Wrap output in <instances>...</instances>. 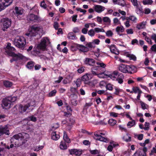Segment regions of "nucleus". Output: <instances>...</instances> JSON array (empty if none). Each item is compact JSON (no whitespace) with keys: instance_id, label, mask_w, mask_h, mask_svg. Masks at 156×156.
I'll return each mask as SVG.
<instances>
[{"instance_id":"56","label":"nucleus","mask_w":156,"mask_h":156,"mask_svg":"<svg viewBox=\"0 0 156 156\" xmlns=\"http://www.w3.org/2000/svg\"><path fill=\"white\" fill-rule=\"evenodd\" d=\"M76 10L77 11H79L80 12H83V14H85V13L87 11L84 9H82L80 8H76Z\"/></svg>"},{"instance_id":"47","label":"nucleus","mask_w":156,"mask_h":156,"mask_svg":"<svg viewBox=\"0 0 156 156\" xmlns=\"http://www.w3.org/2000/svg\"><path fill=\"white\" fill-rule=\"evenodd\" d=\"M130 1L134 6L136 7L138 5L137 0H130Z\"/></svg>"},{"instance_id":"49","label":"nucleus","mask_w":156,"mask_h":156,"mask_svg":"<svg viewBox=\"0 0 156 156\" xmlns=\"http://www.w3.org/2000/svg\"><path fill=\"white\" fill-rule=\"evenodd\" d=\"M75 83H76L77 87H80L81 84V79H78L75 82Z\"/></svg>"},{"instance_id":"62","label":"nucleus","mask_w":156,"mask_h":156,"mask_svg":"<svg viewBox=\"0 0 156 156\" xmlns=\"http://www.w3.org/2000/svg\"><path fill=\"white\" fill-rule=\"evenodd\" d=\"M84 71V69L83 67H82L79 68L77 70V71L78 73H81L83 72Z\"/></svg>"},{"instance_id":"10","label":"nucleus","mask_w":156,"mask_h":156,"mask_svg":"<svg viewBox=\"0 0 156 156\" xmlns=\"http://www.w3.org/2000/svg\"><path fill=\"white\" fill-rule=\"evenodd\" d=\"M3 27L2 29V30L5 31L10 26L11 21L10 19L8 18H5L3 20Z\"/></svg>"},{"instance_id":"64","label":"nucleus","mask_w":156,"mask_h":156,"mask_svg":"<svg viewBox=\"0 0 156 156\" xmlns=\"http://www.w3.org/2000/svg\"><path fill=\"white\" fill-rule=\"evenodd\" d=\"M152 51L156 52V44H154L152 45L151 48Z\"/></svg>"},{"instance_id":"5","label":"nucleus","mask_w":156,"mask_h":156,"mask_svg":"<svg viewBox=\"0 0 156 156\" xmlns=\"http://www.w3.org/2000/svg\"><path fill=\"white\" fill-rule=\"evenodd\" d=\"M41 28L39 26L36 25H33L31 27V31L29 33L26 34L27 36H30L31 37L35 36L38 33L39 31L41 30Z\"/></svg>"},{"instance_id":"3","label":"nucleus","mask_w":156,"mask_h":156,"mask_svg":"<svg viewBox=\"0 0 156 156\" xmlns=\"http://www.w3.org/2000/svg\"><path fill=\"white\" fill-rule=\"evenodd\" d=\"M13 43L16 47L23 50L26 43V40L23 37L18 36L14 39Z\"/></svg>"},{"instance_id":"9","label":"nucleus","mask_w":156,"mask_h":156,"mask_svg":"<svg viewBox=\"0 0 156 156\" xmlns=\"http://www.w3.org/2000/svg\"><path fill=\"white\" fill-rule=\"evenodd\" d=\"M23 9L20 8H19L16 7L15 9V15L17 17L19 20L21 19V16L23 12Z\"/></svg>"},{"instance_id":"33","label":"nucleus","mask_w":156,"mask_h":156,"mask_svg":"<svg viewBox=\"0 0 156 156\" xmlns=\"http://www.w3.org/2000/svg\"><path fill=\"white\" fill-rule=\"evenodd\" d=\"M108 124L111 126H114L116 124V121L115 119H111L108 121Z\"/></svg>"},{"instance_id":"45","label":"nucleus","mask_w":156,"mask_h":156,"mask_svg":"<svg viewBox=\"0 0 156 156\" xmlns=\"http://www.w3.org/2000/svg\"><path fill=\"white\" fill-rule=\"evenodd\" d=\"M56 90H55L51 91L49 94V96L50 97H52L55 96L56 93Z\"/></svg>"},{"instance_id":"1","label":"nucleus","mask_w":156,"mask_h":156,"mask_svg":"<svg viewBox=\"0 0 156 156\" xmlns=\"http://www.w3.org/2000/svg\"><path fill=\"white\" fill-rule=\"evenodd\" d=\"M29 137L28 134L23 132L14 135L11 140V143H14L18 146L23 145L27 141Z\"/></svg>"},{"instance_id":"25","label":"nucleus","mask_w":156,"mask_h":156,"mask_svg":"<svg viewBox=\"0 0 156 156\" xmlns=\"http://www.w3.org/2000/svg\"><path fill=\"white\" fill-rule=\"evenodd\" d=\"M146 25V22H143L139 24H137L136 26V28L138 30H140L143 29L144 28L145 25Z\"/></svg>"},{"instance_id":"12","label":"nucleus","mask_w":156,"mask_h":156,"mask_svg":"<svg viewBox=\"0 0 156 156\" xmlns=\"http://www.w3.org/2000/svg\"><path fill=\"white\" fill-rule=\"evenodd\" d=\"M69 151L70 154L80 156L82 154V151L80 149H72L69 150Z\"/></svg>"},{"instance_id":"8","label":"nucleus","mask_w":156,"mask_h":156,"mask_svg":"<svg viewBox=\"0 0 156 156\" xmlns=\"http://www.w3.org/2000/svg\"><path fill=\"white\" fill-rule=\"evenodd\" d=\"M94 135V138L97 140H99L100 141L106 143H108L109 142V140L108 139L103 137L101 135L98 134L97 132H95Z\"/></svg>"},{"instance_id":"35","label":"nucleus","mask_w":156,"mask_h":156,"mask_svg":"<svg viewBox=\"0 0 156 156\" xmlns=\"http://www.w3.org/2000/svg\"><path fill=\"white\" fill-rule=\"evenodd\" d=\"M140 102L141 105V108L145 110V109H147L148 106L147 104L145 103L142 101H140Z\"/></svg>"},{"instance_id":"57","label":"nucleus","mask_w":156,"mask_h":156,"mask_svg":"<svg viewBox=\"0 0 156 156\" xmlns=\"http://www.w3.org/2000/svg\"><path fill=\"white\" fill-rule=\"evenodd\" d=\"M43 147H36V148H35V147H34L32 148V149L34 151H37L39 150L42 149Z\"/></svg>"},{"instance_id":"53","label":"nucleus","mask_w":156,"mask_h":156,"mask_svg":"<svg viewBox=\"0 0 156 156\" xmlns=\"http://www.w3.org/2000/svg\"><path fill=\"white\" fill-rule=\"evenodd\" d=\"M145 40L149 44H152V41L149 37L147 36H146L145 38Z\"/></svg>"},{"instance_id":"58","label":"nucleus","mask_w":156,"mask_h":156,"mask_svg":"<svg viewBox=\"0 0 156 156\" xmlns=\"http://www.w3.org/2000/svg\"><path fill=\"white\" fill-rule=\"evenodd\" d=\"M129 19L133 21H135L137 20L136 18L133 16H130Z\"/></svg>"},{"instance_id":"43","label":"nucleus","mask_w":156,"mask_h":156,"mask_svg":"<svg viewBox=\"0 0 156 156\" xmlns=\"http://www.w3.org/2000/svg\"><path fill=\"white\" fill-rule=\"evenodd\" d=\"M116 31L118 33L122 32L123 31V27H118L116 29Z\"/></svg>"},{"instance_id":"39","label":"nucleus","mask_w":156,"mask_h":156,"mask_svg":"<svg viewBox=\"0 0 156 156\" xmlns=\"http://www.w3.org/2000/svg\"><path fill=\"white\" fill-rule=\"evenodd\" d=\"M127 56L129 58L130 60H133V61L136 60V57L133 54H128L127 55Z\"/></svg>"},{"instance_id":"32","label":"nucleus","mask_w":156,"mask_h":156,"mask_svg":"<svg viewBox=\"0 0 156 156\" xmlns=\"http://www.w3.org/2000/svg\"><path fill=\"white\" fill-rule=\"evenodd\" d=\"M131 121L127 123V126L129 128H130L135 125L136 124L135 121L134 120H132Z\"/></svg>"},{"instance_id":"48","label":"nucleus","mask_w":156,"mask_h":156,"mask_svg":"<svg viewBox=\"0 0 156 156\" xmlns=\"http://www.w3.org/2000/svg\"><path fill=\"white\" fill-rule=\"evenodd\" d=\"M119 145L118 143L112 141L110 142V144L108 146H116Z\"/></svg>"},{"instance_id":"44","label":"nucleus","mask_w":156,"mask_h":156,"mask_svg":"<svg viewBox=\"0 0 156 156\" xmlns=\"http://www.w3.org/2000/svg\"><path fill=\"white\" fill-rule=\"evenodd\" d=\"M96 64L98 66L100 67H102V68H105L106 67V65L104 63L101 62H97Z\"/></svg>"},{"instance_id":"63","label":"nucleus","mask_w":156,"mask_h":156,"mask_svg":"<svg viewBox=\"0 0 156 156\" xmlns=\"http://www.w3.org/2000/svg\"><path fill=\"white\" fill-rule=\"evenodd\" d=\"M151 38L156 43V34H153L151 36Z\"/></svg>"},{"instance_id":"11","label":"nucleus","mask_w":156,"mask_h":156,"mask_svg":"<svg viewBox=\"0 0 156 156\" xmlns=\"http://www.w3.org/2000/svg\"><path fill=\"white\" fill-rule=\"evenodd\" d=\"M11 104L7 98L3 99L2 100V105L3 108H4L5 107H7V108L9 109L11 107Z\"/></svg>"},{"instance_id":"2","label":"nucleus","mask_w":156,"mask_h":156,"mask_svg":"<svg viewBox=\"0 0 156 156\" xmlns=\"http://www.w3.org/2000/svg\"><path fill=\"white\" fill-rule=\"evenodd\" d=\"M11 44L10 43H8L5 48V51L7 54L9 56L13 57H19L20 58H23V56L22 54L20 53L16 54L13 52L15 50V49L13 47H11Z\"/></svg>"},{"instance_id":"6","label":"nucleus","mask_w":156,"mask_h":156,"mask_svg":"<svg viewBox=\"0 0 156 156\" xmlns=\"http://www.w3.org/2000/svg\"><path fill=\"white\" fill-rule=\"evenodd\" d=\"M48 43H50L48 38L45 37H44L41 39L40 44L37 45V49L38 50L44 51L46 49V44Z\"/></svg>"},{"instance_id":"55","label":"nucleus","mask_w":156,"mask_h":156,"mask_svg":"<svg viewBox=\"0 0 156 156\" xmlns=\"http://www.w3.org/2000/svg\"><path fill=\"white\" fill-rule=\"evenodd\" d=\"M106 89L109 90H112L113 89L112 85L110 83L107 84L106 85Z\"/></svg>"},{"instance_id":"37","label":"nucleus","mask_w":156,"mask_h":156,"mask_svg":"<svg viewBox=\"0 0 156 156\" xmlns=\"http://www.w3.org/2000/svg\"><path fill=\"white\" fill-rule=\"evenodd\" d=\"M88 34L89 36L91 37L94 36L95 34V32L94 29V30L93 29H91L88 32Z\"/></svg>"},{"instance_id":"60","label":"nucleus","mask_w":156,"mask_h":156,"mask_svg":"<svg viewBox=\"0 0 156 156\" xmlns=\"http://www.w3.org/2000/svg\"><path fill=\"white\" fill-rule=\"evenodd\" d=\"M144 13L146 14H148L151 12V10L149 8H146L144 10Z\"/></svg>"},{"instance_id":"30","label":"nucleus","mask_w":156,"mask_h":156,"mask_svg":"<svg viewBox=\"0 0 156 156\" xmlns=\"http://www.w3.org/2000/svg\"><path fill=\"white\" fill-rule=\"evenodd\" d=\"M3 84L4 85L7 87H10L12 85V82L7 80L4 81Z\"/></svg>"},{"instance_id":"31","label":"nucleus","mask_w":156,"mask_h":156,"mask_svg":"<svg viewBox=\"0 0 156 156\" xmlns=\"http://www.w3.org/2000/svg\"><path fill=\"white\" fill-rule=\"evenodd\" d=\"M34 63V62L30 61L28 62L27 65V67L29 69H31L33 68Z\"/></svg>"},{"instance_id":"50","label":"nucleus","mask_w":156,"mask_h":156,"mask_svg":"<svg viewBox=\"0 0 156 156\" xmlns=\"http://www.w3.org/2000/svg\"><path fill=\"white\" fill-rule=\"evenodd\" d=\"M132 90H133L134 92L135 93H138V92H139V91H141L139 89L138 87H133V88Z\"/></svg>"},{"instance_id":"38","label":"nucleus","mask_w":156,"mask_h":156,"mask_svg":"<svg viewBox=\"0 0 156 156\" xmlns=\"http://www.w3.org/2000/svg\"><path fill=\"white\" fill-rule=\"evenodd\" d=\"M116 4L122 6H124L126 5V4L123 0H118V2Z\"/></svg>"},{"instance_id":"24","label":"nucleus","mask_w":156,"mask_h":156,"mask_svg":"<svg viewBox=\"0 0 156 156\" xmlns=\"http://www.w3.org/2000/svg\"><path fill=\"white\" fill-rule=\"evenodd\" d=\"M67 37L68 38L72 40H76L77 39L76 34L72 32L69 33Z\"/></svg>"},{"instance_id":"41","label":"nucleus","mask_w":156,"mask_h":156,"mask_svg":"<svg viewBox=\"0 0 156 156\" xmlns=\"http://www.w3.org/2000/svg\"><path fill=\"white\" fill-rule=\"evenodd\" d=\"M90 153L92 154H96L99 153V151L95 149L94 150H89Z\"/></svg>"},{"instance_id":"42","label":"nucleus","mask_w":156,"mask_h":156,"mask_svg":"<svg viewBox=\"0 0 156 156\" xmlns=\"http://www.w3.org/2000/svg\"><path fill=\"white\" fill-rule=\"evenodd\" d=\"M123 139L126 142L130 141L131 140V137L129 136L128 134H126L123 137Z\"/></svg>"},{"instance_id":"7","label":"nucleus","mask_w":156,"mask_h":156,"mask_svg":"<svg viewBox=\"0 0 156 156\" xmlns=\"http://www.w3.org/2000/svg\"><path fill=\"white\" fill-rule=\"evenodd\" d=\"M132 66H127L123 64H121L118 67L119 70L121 72L124 73H132L133 70Z\"/></svg>"},{"instance_id":"46","label":"nucleus","mask_w":156,"mask_h":156,"mask_svg":"<svg viewBox=\"0 0 156 156\" xmlns=\"http://www.w3.org/2000/svg\"><path fill=\"white\" fill-rule=\"evenodd\" d=\"M106 34L108 37H112L113 35V33L111 30H109L106 32Z\"/></svg>"},{"instance_id":"23","label":"nucleus","mask_w":156,"mask_h":156,"mask_svg":"<svg viewBox=\"0 0 156 156\" xmlns=\"http://www.w3.org/2000/svg\"><path fill=\"white\" fill-rule=\"evenodd\" d=\"M60 137V136L58 134H56V132H53L51 133V139L53 140H56Z\"/></svg>"},{"instance_id":"18","label":"nucleus","mask_w":156,"mask_h":156,"mask_svg":"<svg viewBox=\"0 0 156 156\" xmlns=\"http://www.w3.org/2000/svg\"><path fill=\"white\" fill-rule=\"evenodd\" d=\"M99 66H93L91 68V72L92 74L94 75H96L98 74L99 72Z\"/></svg>"},{"instance_id":"17","label":"nucleus","mask_w":156,"mask_h":156,"mask_svg":"<svg viewBox=\"0 0 156 156\" xmlns=\"http://www.w3.org/2000/svg\"><path fill=\"white\" fill-rule=\"evenodd\" d=\"M92 78V76L90 74H87L83 76L82 77V80L83 81H87L90 80Z\"/></svg>"},{"instance_id":"15","label":"nucleus","mask_w":156,"mask_h":156,"mask_svg":"<svg viewBox=\"0 0 156 156\" xmlns=\"http://www.w3.org/2000/svg\"><path fill=\"white\" fill-rule=\"evenodd\" d=\"M0 130L2 131L3 134H5L6 135H9V130L7 126H1L0 127Z\"/></svg>"},{"instance_id":"36","label":"nucleus","mask_w":156,"mask_h":156,"mask_svg":"<svg viewBox=\"0 0 156 156\" xmlns=\"http://www.w3.org/2000/svg\"><path fill=\"white\" fill-rule=\"evenodd\" d=\"M94 30L95 32L97 33H98L100 32H105V30L103 28H100L98 27H96L94 28Z\"/></svg>"},{"instance_id":"4","label":"nucleus","mask_w":156,"mask_h":156,"mask_svg":"<svg viewBox=\"0 0 156 156\" xmlns=\"http://www.w3.org/2000/svg\"><path fill=\"white\" fill-rule=\"evenodd\" d=\"M31 103L27 104L23 106L21 105H16L14 107L12 110L14 112L18 111L20 113L25 112L26 110L30 106H33V105L31 104Z\"/></svg>"},{"instance_id":"51","label":"nucleus","mask_w":156,"mask_h":156,"mask_svg":"<svg viewBox=\"0 0 156 156\" xmlns=\"http://www.w3.org/2000/svg\"><path fill=\"white\" fill-rule=\"evenodd\" d=\"M77 88H76L72 87L70 88V90L72 93H74L73 94H75L77 93Z\"/></svg>"},{"instance_id":"29","label":"nucleus","mask_w":156,"mask_h":156,"mask_svg":"<svg viewBox=\"0 0 156 156\" xmlns=\"http://www.w3.org/2000/svg\"><path fill=\"white\" fill-rule=\"evenodd\" d=\"M141 151H140L139 155L140 156H146V152L147 151V148L144 147L143 149H140Z\"/></svg>"},{"instance_id":"20","label":"nucleus","mask_w":156,"mask_h":156,"mask_svg":"<svg viewBox=\"0 0 156 156\" xmlns=\"http://www.w3.org/2000/svg\"><path fill=\"white\" fill-rule=\"evenodd\" d=\"M38 17L36 15L34 14H30L27 17V19L30 21H35L38 19Z\"/></svg>"},{"instance_id":"59","label":"nucleus","mask_w":156,"mask_h":156,"mask_svg":"<svg viewBox=\"0 0 156 156\" xmlns=\"http://www.w3.org/2000/svg\"><path fill=\"white\" fill-rule=\"evenodd\" d=\"M41 6L44 9L46 8V5L44 1H43L41 2Z\"/></svg>"},{"instance_id":"19","label":"nucleus","mask_w":156,"mask_h":156,"mask_svg":"<svg viewBox=\"0 0 156 156\" xmlns=\"http://www.w3.org/2000/svg\"><path fill=\"white\" fill-rule=\"evenodd\" d=\"M2 4L6 7L10 5L12 2L13 0H1Z\"/></svg>"},{"instance_id":"16","label":"nucleus","mask_w":156,"mask_h":156,"mask_svg":"<svg viewBox=\"0 0 156 156\" xmlns=\"http://www.w3.org/2000/svg\"><path fill=\"white\" fill-rule=\"evenodd\" d=\"M94 8L95 11L98 13L101 12L105 9L104 7L98 5H95Z\"/></svg>"},{"instance_id":"61","label":"nucleus","mask_w":156,"mask_h":156,"mask_svg":"<svg viewBox=\"0 0 156 156\" xmlns=\"http://www.w3.org/2000/svg\"><path fill=\"white\" fill-rule=\"evenodd\" d=\"M126 31L128 34H132L133 33V30L132 29H127Z\"/></svg>"},{"instance_id":"22","label":"nucleus","mask_w":156,"mask_h":156,"mask_svg":"<svg viewBox=\"0 0 156 156\" xmlns=\"http://www.w3.org/2000/svg\"><path fill=\"white\" fill-rule=\"evenodd\" d=\"M109 48L111 51L115 54H118L119 52L117 51L116 48H115L114 45H112L109 47Z\"/></svg>"},{"instance_id":"52","label":"nucleus","mask_w":156,"mask_h":156,"mask_svg":"<svg viewBox=\"0 0 156 156\" xmlns=\"http://www.w3.org/2000/svg\"><path fill=\"white\" fill-rule=\"evenodd\" d=\"M83 143L84 145L86 146L90 145V142L89 140H83Z\"/></svg>"},{"instance_id":"27","label":"nucleus","mask_w":156,"mask_h":156,"mask_svg":"<svg viewBox=\"0 0 156 156\" xmlns=\"http://www.w3.org/2000/svg\"><path fill=\"white\" fill-rule=\"evenodd\" d=\"M119 73L117 71H114L110 75V77L113 79L116 78L117 77H118L119 76Z\"/></svg>"},{"instance_id":"14","label":"nucleus","mask_w":156,"mask_h":156,"mask_svg":"<svg viewBox=\"0 0 156 156\" xmlns=\"http://www.w3.org/2000/svg\"><path fill=\"white\" fill-rule=\"evenodd\" d=\"M70 98H72L71 102L72 105H73L76 106L77 104V101L76 99L77 98V96L75 94H72L70 95Z\"/></svg>"},{"instance_id":"40","label":"nucleus","mask_w":156,"mask_h":156,"mask_svg":"<svg viewBox=\"0 0 156 156\" xmlns=\"http://www.w3.org/2000/svg\"><path fill=\"white\" fill-rule=\"evenodd\" d=\"M7 98L11 104L12 102H14L16 100V98L15 97H9Z\"/></svg>"},{"instance_id":"26","label":"nucleus","mask_w":156,"mask_h":156,"mask_svg":"<svg viewBox=\"0 0 156 156\" xmlns=\"http://www.w3.org/2000/svg\"><path fill=\"white\" fill-rule=\"evenodd\" d=\"M63 138L65 142L67 143H70L71 142L70 139L68 137L66 132H64Z\"/></svg>"},{"instance_id":"28","label":"nucleus","mask_w":156,"mask_h":156,"mask_svg":"<svg viewBox=\"0 0 156 156\" xmlns=\"http://www.w3.org/2000/svg\"><path fill=\"white\" fill-rule=\"evenodd\" d=\"M78 47L80 48V50L83 52H87L89 50L88 48L87 47H85L82 45L79 44Z\"/></svg>"},{"instance_id":"13","label":"nucleus","mask_w":156,"mask_h":156,"mask_svg":"<svg viewBox=\"0 0 156 156\" xmlns=\"http://www.w3.org/2000/svg\"><path fill=\"white\" fill-rule=\"evenodd\" d=\"M84 63L87 65L93 66L95 63V61L93 58H86L84 60Z\"/></svg>"},{"instance_id":"21","label":"nucleus","mask_w":156,"mask_h":156,"mask_svg":"<svg viewBox=\"0 0 156 156\" xmlns=\"http://www.w3.org/2000/svg\"><path fill=\"white\" fill-rule=\"evenodd\" d=\"M136 12L137 14L140 15H143L144 12L143 11L142 7H139L138 5V6H136Z\"/></svg>"},{"instance_id":"54","label":"nucleus","mask_w":156,"mask_h":156,"mask_svg":"<svg viewBox=\"0 0 156 156\" xmlns=\"http://www.w3.org/2000/svg\"><path fill=\"white\" fill-rule=\"evenodd\" d=\"M103 20L105 22H110L109 18L107 17H104L103 18Z\"/></svg>"},{"instance_id":"34","label":"nucleus","mask_w":156,"mask_h":156,"mask_svg":"<svg viewBox=\"0 0 156 156\" xmlns=\"http://www.w3.org/2000/svg\"><path fill=\"white\" fill-rule=\"evenodd\" d=\"M142 2L144 5H151L153 2V1L152 0H144L142 1Z\"/></svg>"}]
</instances>
